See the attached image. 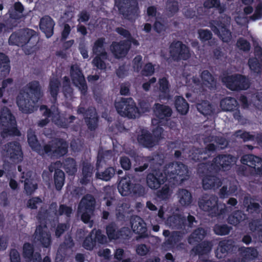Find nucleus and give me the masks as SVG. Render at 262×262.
I'll list each match as a JSON object with an SVG mask.
<instances>
[{
	"label": "nucleus",
	"instance_id": "f257e3e1",
	"mask_svg": "<svg viewBox=\"0 0 262 262\" xmlns=\"http://www.w3.org/2000/svg\"><path fill=\"white\" fill-rule=\"evenodd\" d=\"M154 111L157 118L154 119L151 122L154 137L151 136L146 130L143 129L140 130L137 138L140 144L148 148L152 147L158 143L163 133L161 125L167 117L170 116L172 112L169 107L158 103L155 104Z\"/></svg>",
	"mask_w": 262,
	"mask_h": 262
},
{
	"label": "nucleus",
	"instance_id": "f03ea898",
	"mask_svg": "<svg viewBox=\"0 0 262 262\" xmlns=\"http://www.w3.org/2000/svg\"><path fill=\"white\" fill-rule=\"evenodd\" d=\"M164 171L165 176L157 170L148 174L147 183L150 188L157 189L165 180L169 181L170 183L173 180V184L180 183L186 179L188 173L186 167L183 164L177 162L166 166Z\"/></svg>",
	"mask_w": 262,
	"mask_h": 262
},
{
	"label": "nucleus",
	"instance_id": "7ed1b4c3",
	"mask_svg": "<svg viewBox=\"0 0 262 262\" xmlns=\"http://www.w3.org/2000/svg\"><path fill=\"white\" fill-rule=\"evenodd\" d=\"M42 95L37 81L28 83L19 92L16 98V103L19 110L24 113H32L36 109L37 103Z\"/></svg>",
	"mask_w": 262,
	"mask_h": 262
},
{
	"label": "nucleus",
	"instance_id": "20e7f679",
	"mask_svg": "<svg viewBox=\"0 0 262 262\" xmlns=\"http://www.w3.org/2000/svg\"><path fill=\"white\" fill-rule=\"evenodd\" d=\"M28 142L31 148L41 155L46 154L52 156L60 157L67 152L68 144L62 140H56L51 144L41 148L34 133L31 129L28 132Z\"/></svg>",
	"mask_w": 262,
	"mask_h": 262
},
{
	"label": "nucleus",
	"instance_id": "39448f33",
	"mask_svg": "<svg viewBox=\"0 0 262 262\" xmlns=\"http://www.w3.org/2000/svg\"><path fill=\"white\" fill-rule=\"evenodd\" d=\"M194 72H184L183 80L185 82L186 86L189 90L198 93L204 90H207V88L211 89L213 88L215 82L212 76L208 71H204L201 74L202 83L194 78Z\"/></svg>",
	"mask_w": 262,
	"mask_h": 262
},
{
	"label": "nucleus",
	"instance_id": "423d86ee",
	"mask_svg": "<svg viewBox=\"0 0 262 262\" xmlns=\"http://www.w3.org/2000/svg\"><path fill=\"white\" fill-rule=\"evenodd\" d=\"M140 110H138L132 98H121L115 102V107L118 113L122 116L134 118L139 116L140 114L149 110L150 105L146 102L140 103Z\"/></svg>",
	"mask_w": 262,
	"mask_h": 262
},
{
	"label": "nucleus",
	"instance_id": "0eeeda50",
	"mask_svg": "<svg viewBox=\"0 0 262 262\" xmlns=\"http://www.w3.org/2000/svg\"><path fill=\"white\" fill-rule=\"evenodd\" d=\"M0 125L2 130L1 136L3 138L20 135L16 126L14 116L10 110L5 107H3L0 112Z\"/></svg>",
	"mask_w": 262,
	"mask_h": 262
},
{
	"label": "nucleus",
	"instance_id": "6e6552de",
	"mask_svg": "<svg viewBox=\"0 0 262 262\" xmlns=\"http://www.w3.org/2000/svg\"><path fill=\"white\" fill-rule=\"evenodd\" d=\"M56 208V204L51 205L50 210L48 212H40L38 214V219L40 221V225H39L36 230L35 234V239L40 241L41 244L46 247H48L51 243V236L47 231V228L45 225L43 220L45 217H48V214L51 213V209Z\"/></svg>",
	"mask_w": 262,
	"mask_h": 262
},
{
	"label": "nucleus",
	"instance_id": "1a4fd4ad",
	"mask_svg": "<svg viewBox=\"0 0 262 262\" xmlns=\"http://www.w3.org/2000/svg\"><path fill=\"white\" fill-rule=\"evenodd\" d=\"M40 110L45 117L47 118L42 119L39 122L38 125L39 126L43 127L47 124L50 121L49 118H51L58 126L62 127H66L68 126V123L65 121L66 118L59 114L58 110L55 106L52 107L51 111L48 110L46 106H41Z\"/></svg>",
	"mask_w": 262,
	"mask_h": 262
},
{
	"label": "nucleus",
	"instance_id": "9d476101",
	"mask_svg": "<svg viewBox=\"0 0 262 262\" xmlns=\"http://www.w3.org/2000/svg\"><path fill=\"white\" fill-rule=\"evenodd\" d=\"M236 162V158L230 155L220 156L215 158L211 165H206L202 163V167H206L208 170L210 172L214 170L217 171L222 169L225 170L229 168L231 166L234 165Z\"/></svg>",
	"mask_w": 262,
	"mask_h": 262
},
{
	"label": "nucleus",
	"instance_id": "9b49d317",
	"mask_svg": "<svg viewBox=\"0 0 262 262\" xmlns=\"http://www.w3.org/2000/svg\"><path fill=\"white\" fill-rule=\"evenodd\" d=\"M222 81L228 89L233 91L246 90L249 86L248 80L241 75L224 76Z\"/></svg>",
	"mask_w": 262,
	"mask_h": 262
},
{
	"label": "nucleus",
	"instance_id": "f8f14e48",
	"mask_svg": "<svg viewBox=\"0 0 262 262\" xmlns=\"http://www.w3.org/2000/svg\"><path fill=\"white\" fill-rule=\"evenodd\" d=\"M213 138L212 137L211 139H209L208 141H205V143H207L208 142H210L207 145L208 148L207 150H205V151L203 152H200V151H199V150L197 149L196 151H192L191 154L190 155V157L195 161L206 159L207 157L210 155V153L215 149L214 142L220 145L221 148H224L227 146V142L225 139L222 138H218L217 139L215 138L213 139Z\"/></svg>",
	"mask_w": 262,
	"mask_h": 262
},
{
	"label": "nucleus",
	"instance_id": "ddd939ff",
	"mask_svg": "<svg viewBox=\"0 0 262 262\" xmlns=\"http://www.w3.org/2000/svg\"><path fill=\"white\" fill-rule=\"evenodd\" d=\"M94 203L93 197L91 195H87L81 200L79 205L78 213L85 223L89 222Z\"/></svg>",
	"mask_w": 262,
	"mask_h": 262
},
{
	"label": "nucleus",
	"instance_id": "4468645a",
	"mask_svg": "<svg viewBox=\"0 0 262 262\" xmlns=\"http://www.w3.org/2000/svg\"><path fill=\"white\" fill-rule=\"evenodd\" d=\"M115 5L122 15L129 19H135L138 15V9L136 2L129 0H115Z\"/></svg>",
	"mask_w": 262,
	"mask_h": 262
},
{
	"label": "nucleus",
	"instance_id": "2eb2a0df",
	"mask_svg": "<svg viewBox=\"0 0 262 262\" xmlns=\"http://www.w3.org/2000/svg\"><path fill=\"white\" fill-rule=\"evenodd\" d=\"M1 154L4 158H9L14 163H18L23 160V152L17 142H11L5 145Z\"/></svg>",
	"mask_w": 262,
	"mask_h": 262
},
{
	"label": "nucleus",
	"instance_id": "dca6fc26",
	"mask_svg": "<svg viewBox=\"0 0 262 262\" xmlns=\"http://www.w3.org/2000/svg\"><path fill=\"white\" fill-rule=\"evenodd\" d=\"M242 163L254 171V177L257 180H262V160L258 157L248 155L244 156L241 159Z\"/></svg>",
	"mask_w": 262,
	"mask_h": 262
},
{
	"label": "nucleus",
	"instance_id": "f3484780",
	"mask_svg": "<svg viewBox=\"0 0 262 262\" xmlns=\"http://www.w3.org/2000/svg\"><path fill=\"white\" fill-rule=\"evenodd\" d=\"M104 39H97L93 48V53L97 56L93 60V65L97 68L104 70L106 66L103 59L106 58V53L103 48Z\"/></svg>",
	"mask_w": 262,
	"mask_h": 262
},
{
	"label": "nucleus",
	"instance_id": "a211bd4d",
	"mask_svg": "<svg viewBox=\"0 0 262 262\" xmlns=\"http://www.w3.org/2000/svg\"><path fill=\"white\" fill-rule=\"evenodd\" d=\"M35 33L31 29H25L18 33L12 34L9 40L10 44L23 46L24 45L29 43V41L33 38H36Z\"/></svg>",
	"mask_w": 262,
	"mask_h": 262
},
{
	"label": "nucleus",
	"instance_id": "6ab92c4d",
	"mask_svg": "<svg viewBox=\"0 0 262 262\" xmlns=\"http://www.w3.org/2000/svg\"><path fill=\"white\" fill-rule=\"evenodd\" d=\"M230 18L226 17L224 21L220 23L214 22L211 26L212 30L224 42H228L231 38V33L227 29L230 24Z\"/></svg>",
	"mask_w": 262,
	"mask_h": 262
},
{
	"label": "nucleus",
	"instance_id": "aec40b11",
	"mask_svg": "<svg viewBox=\"0 0 262 262\" xmlns=\"http://www.w3.org/2000/svg\"><path fill=\"white\" fill-rule=\"evenodd\" d=\"M170 53L174 60H186L190 54L188 48L180 41L173 42L170 47Z\"/></svg>",
	"mask_w": 262,
	"mask_h": 262
},
{
	"label": "nucleus",
	"instance_id": "412c9836",
	"mask_svg": "<svg viewBox=\"0 0 262 262\" xmlns=\"http://www.w3.org/2000/svg\"><path fill=\"white\" fill-rule=\"evenodd\" d=\"M251 38L255 46V58L249 59V66L254 73H258L262 72V49L258 46L256 39L252 36Z\"/></svg>",
	"mask_w": 262,
	"mask_h": 262
},
{
	"label": "nucleus",
	"instance_id": "4be33fe9",
	"mask_svg": "<svg viewBox=\"0 0 262 262\" xmlns=\"http://www.w3.org/2000/svg\"><path fill=\"white\" fill-rule=\"evenodd\" d=\"M97 242L100 244H104L107 242V239L105 235L101 234L100 230H93L84 241L83 246L87 250H92Z\"/></svg>",
	"mask_w": 262,
	"mask_h": 262
},
{
	"label": "nucleus",
	"instance_id": "5701e85b",
	"mask_svg": "<svg viewBox=\"0 0 262 262\" xmlns=\"http://www.w3.org/2000/svg\"><path fill=\"white\" fill-rule=\"evenodd\" d=\"M71 77L74 85L77 87L82 94H85L87 89L84 77L77 65L71 67Z\"/></svg>",
	"mask_w": 262,
	"mask_h": 262
},
{
	"label": "nucleus",
	"instance_id": "b1692460",
	"mask_svg": "<svg viewBox=\"0 0 262 262\" xmlns=\"http://www.w3.org/2000/svg\"><path fill=\"white\" fill-rule=\"evenodd\" d=\"M14 91L12 79L8 78L3 81L2 87L0 88V97L4 96L2 100L4 103L10 104L12 103Z\"/></svg>",
	"mask_w": 262,
	"mask_h": 262
},
{
	"label": "nucleus",
	"instance_id": "393cba45",
	"mask_svg": "<svg viewBox=\"0 0 262 262\" xmlns=\"http://www.w3.org/2000/svg\"><path fill=\"white\" fill-rule=\"evenodd\" d=\"M200 208L205 211H211L216 214L217 210V198L214 196H204L199 202Z\"/></svg>",
	"mask_w": 262,
	"mask_h": 262
},
{
	"label": "nucleus",
	"instance_id": "a878e982",
	"mask_svg": "<svg viewBox=\"0 0 262 262\" xmlns=\"http://www.w3.org/2000/svg\"><path fill=\"white\" fill-rule=\"evenodd\" d=\"M61 166V164L59 162H56L54 164H52L50 167L49 170L51 172L55 170L54 174V183L55 185L57 190H60L63 185L64 181V174L63 172L60 170L56 169V168H59Z\"/></svg>",
	"mask_w": 262,
	"mask_h": 262
},
{
	"label": "nucleus",
	"instance_id": "bb28decb",
	"mask_svg": "<svg viewBox=\"0 0 262 262\" xmlns=\"http://www.w3.org/2000/svg\"><path fill=\"white\" fill-rule=\"evenodd\" d=\"M34 174L32 172L28 171L23 172L21 181L24 182V188L28 194L32 193L37 188L36 183L34 180Z\"/></svg>",
	"mask_w": 262,
	"mask_h": 262
},
{
	"label": "nucleus",
	"instance_id": "cd10ccee",
	"mask_svg": "<svg viewBox=\"0 0 262 262\" xmlns=\"http://www.w3.org/2000/svg\"><path fill=\"white\" fill-rule=\"evenodd\" d=\"M129 47L125 41L114 42L112 43L111 49L114 56L118 58L124 57L127 54Z\"/></svg>",
	"mask_w": 262,
	"mask_h": 262
},
{
	"label": "nucleus",
	"instance_id": "c85d7f7f",
	"mask_svg": "<svg viewBox=\"0 0 262 262\" xmlns=\"http://www.w3.org/2000/svg\"><path fill=\"white\" fill-rule=\"evenodd\" d=\"M54 26V23L50 17L45 16L40 20V28L48 38L53 35Z\"/></svg>",
	"mask_w": 262,
	"mask_h": 262
},
{
	"label": "nucleus",
	"instance_id": "c756f323",
	"mask_svg": "<svg viewBox=\"0 0 262 262\" xmlns=\"http://www.w3.org/2000/svg\"><path fill=\"white\" fill-rule=\"evenodd\" d=\"M159 85L158 91L157 95L159 99H165L168 97L169 84L166 77L160 78L158 83Z\"/></svg>",
	"mask_w": 262,
	"mask_h": 262
},
{
	"label": "nucleus",
	"instance_id": "7c9ffc66",
	"mask_svg": "<svg viewBox=\"0 0 262 262\" xmlns=\"http://www.w3.org/2000/svg\"><path fill=\"white\" fill-rule=\"evenodd\" d=\"M132 228L135 233L141 235H144L146 231L145 223L138 216H136L132 220Z\"/></svg>",
	"mask_w": 262,
	"mask_h": 262
},
{
	"label": "nucleus",
	"instance_id": "2f4dec72",
	"mask_svg": "<svg viewBox=\"0 0 262 262\" xmlns=\"http://www.w3.org/2000/svg\"><path fill=\"white\" fill-rule=\"evenodd\" d=\"M132 185L130 178L128 177L122 179L118 185V189L119 193L123 196L129 194L131 192Z\"/></svg>",
	"mask_w": 262,
	"mask_h": 262
},
{
	"label": "nucleus",
	"instance_id": "473e14b6",
	"mask_svg": "<svg viewBox=\"0 0 262 262\" xmlns=\"http://www.w3.org/2000/svg\"><path fill=\"white\" fill-rule=\"evenodd\" d=\"M120 233L116 231L114 225H110L106 227V233L110 239H115L119 238L120 236H128L130 231L128 228H124L120 231Z\"/></svg>",
	"mask_w": 262,
	"mask_h": 262
},
{
	"label": "nucleus",
	"instance_id": "72a5a7b5",
	"mask_svg": "<svg viewBox=\"0 0 262 262\" xmlns=\"http://www.w3.org/2000/svg\"><path fill=\"white\" fill-rule=\"evenodd\" d=\"M221 185V181L214 176H207L203 179V186L205 189L218 188Z\"/></svg>",
	"mask_w": 262,
	"mask_h": 262
},
{
	"label": "nucleus",
	"instance_id": "f704fd0d",
	"mask_svg": "<svg viewBox=\"0 0 262 262\" xmlns=\"http://www.w3.org/2000/svg\"><path fill=\"white\" fill-rule=\"evenodd\" d=\"M86 122L89 128L94 129L97 122V118L95 108H92L85 113Z\"/></svg>",
	"mask_w": 262,
	"mask_h": 262
},
{
	"label": "nucleus",
	"instance_id": "c9c22d12",
	"mask_svg": "<svg viewBox=\"0 0 262 262\" xmlns=\"http://www.w3.org/2000/svg\"><path fill=\"white\" fill-rule=\"evenodd\" d=\"M23 253L24 257L30 259L31 257L32 258L33 262H40V256L38 253H35L33 255V248L31 245L29 244H25L23 248Z\"/></svg>",
	"mask_w": 262,
	"mask_h": 262
},
{
	"label": "nucleus",
	"instance_id": "e433bc0d",
	"mask_svg": "<svg viewBox=\"0 0 262 262\" xmlns=\"http://www.w3.org/2000/svg\"><path fill=\"white\" fill-rule=\"evenodd\" d=\"M237 105L236 100L231 97L225 98L221 102V107L225 111H232L237 106Z\"/></svg>",
	"mask_w": 262,
	"mask_h": 262
},
{
	"label": "nucleus",
	"instance_id": "4c0bfd02",
	"mask_svg": "<svg viewBox=\"0 0 262 262\" xmlns=\"http://www.w3.org/2000/svg\"><path fill=\"white\" fill-rule=\"evenodd\" d=\"M175 99V106L178 112L181 114H186L188 111L189 106L185 99L181 96L176 97Z\"/></svg>",
	"mask_w": 262,
	"mask_h": 262
},
{
	"label": "nucleus",
	"instance_id": "58836bf2",
	"mask_svg": "<svg viewBox=\"0 0 262 262\" xmlns=\"http://www.w3.org/2000/svg\"><path fill=\"white\" fill-rule=\"evenodd\" d=\"M178 198L180 204L183 206L189 205L191 202V193L186 189H182L179 191Z\"/></svg>",
	"mask_w": 262,
	"mask_h": 262
},
{
	"label": "nucleus",
	"instance_id": "ea45409f",
	"mask_svg": "<svg viewBox=\"0 0 262 262\" xmlns=\"http://www.w3.org/2000/svg\"><path fill=\"white\" fill-rule=\"evenodd\" d=\"M205 231L204 229H198L195 230L189 238V243L191 244H194L201 241L204 237Z\"/></svg>",
	"mask_w": 262,
	"mask_h": 262
},
{
	"label": "nucleus",
	"instance_id": "a19ab883",
	"mask_svg": "<svg viewBox=\"0 0 262 262\" xmlns=\"http://www.w3.org/2000/svg\"><path fill=\"white\" fill-rule=\"evenodd\" d=\"M181 236L178 233L176 232L172 233L170 236V238L164 243L163 245V248L166 250L168 249L172 248L174 247L175 244L180 241Z\"/></svg>",
	"mask_w": 262,
	"mask_h": 262
},
{
	"label": "nucleus",
	"instance_id": "79ce46f5",
	"mask_svg": "<svg viewBox=\"0 0 262 262\" xmlns=\"http://www.w3.org/2000/svg\"><path fill=\"white\" fill-rule=\"evenodd\" d=\"M93 167L88 163L85 164L83 167L82 176L83 178L81 179V183L85 184L89 181L92 174Z\"/></svg>",
	"mask_w": 262,
	"mask_h": 262
},
{
	"label": "nucleus",
	"instance_id": "37998d69",
	"mask_svg": "<svg viewBox=\"0 0 262 262\" xmlns=\"http://www.w3.org/2000/svg\"><path fill=\"white\" fill-rule=\"evenodd\" d=\"M10 66L8 58L3 53H0V71L4 75L9 73Z\"/></svg>",
	"mask_w": 262,
	"mask_h": 262
},
{
	"label": "nucleus",
	"instance_id": "c03bdc74",
	"mask_svg": "<svg viewBox=\"0 0 262 262\" xmlns=\"http://www.w3.org/2000/svg\"><path fill=\"white\" fill-rule=\"evenodd\" d=\"M63 167L66 172L70 175L74 174L77 171L76 163L73 159L66 160Z\"/></svg>",
	"mask_w": 262,
	"mask_h": 262
},
{
	"label": "nucleus",
	"instance_id": "a18cd8bd",
	"mask_svg": "<svg viewBox=\"0 0 262 262\" xmlns=\"http://www.w3.org/2000/svg\"><path fill=\"white\" fill-rule=\"evenodd\" d=\"M204 7L207 8H217L220 13L225 11V7L220 5V0H206L204 3Z\"/></svg>",
	"mask_w": 262,
	"mask_h": 262
},
{
	"label": "nucleus",
	"instance_id": "49530a36",
	"mask_svg": "<svg viewBox=\"0 0 262 262\" xmlns=\"http://www.w3.org/2000/svg\"><path fill=\"white\" fill-rule=\"evenodd\" d=\"M229 245V244L225 241L220 242L219 247L216 251V257L219 258H222L225 253L230 250Z\"/></svg>",
	"mask_w": 262,
	"mask_h": 262
},
{
	"label": "nucleus",
	"instance_id": "de8ad7c7",
	"mask_svg": "<svg viewBox=\"0 0 262 262\" xmlns=\"http://www.w3.org/2000/svg\"><path fill=\"white\" fill-rule=\"evenodd\" d=\"M196 107L198 110L204 115H210L212 113V107L206 101L198 104Z\"/></svg>",
	"mask_w": 262,
	"mask_h": 262
},
{
	"label": "nucleus",
	"instance_id": "09e8293b",
	"mask_svg": "<svg viewBox=\"0 0 262 262\" xmlns=\"http://www.w3.org/2000/svg\"><path fill=\"white\" fill-rule=\"evenodd\" d=\"M245 216L241 211H237L228 218V222L230 224L236 225L241 221L245 219Z\"/></svg>",
	"mask_w": 262,
	"mask_h": 262
},
{
	"label": "nucleus",
	"instance_id": "8fccbe9b",
	"mask_svg": "<svg viewBox=\"0 0 262 262\" xmlns=\"http://www.w3.org/2000/svg\"><path fill=\"white\" fill-rule=\"evenodd\" d=\"M23 5L20 3H16L14 5V12H11L10 17L13 19H19L22 16L23 11Z\"/></svg>",
	"mask_w": 262,
	"mask_h": 262
},
{
	"label": "nucleus",
	"instance_id": "3c124183",
	"mask_svg": "<svg viewBox=\"0 0 262 262\" xmlns=\"http://www.w3.org/2000/svg\"><path fill=\"white\" fill-rule=\"evenodd\" d=\"M49 91L53 99L55 100L58 91V80L57 79L53 78L51 80L49 86Z\"/></svg>",
	"mask_w": 262,
	"mask_h": 262
},
{
	"label": "nucleus",
	"instance_id": "603ef678",
	"mask_svg": "<svg viewBox=\"0 0 262 262\" xmlns=\"http://www.w3.org/2000/svg\"><path fill=\"white\" fill-rule=\"evenodd\" d=\"M115 173V170L112 167H110L106 169L101 173H97V177L100 179L108 181L113 176Z\"/></svg>",
	"mask_w": 262,
	"mask_h": 262
},
{
	"label": "nucleus",
	"instance_id": "864d4df0",
	"mask_svg": "<svg viewBox=\"0 0 262 262\" xmlns=\"http://www.w3.org/2000/svg\"><path fill=\"white\" fill-rule=\"evenodd\" d=\"M183 221V219L179 216H177L174 215L169 217L166 221V224L170 227L176 226L179 225L181 222Z\"/></svg>",
	"mask_w": 262,
	"mask_h": 262
},
{
	"label": "nucleus",
	"instance_id": "5fc2aeb1",
	"mask_svg": "<svg viewBox=\"0 0 262 262\" xmlns=\"http://www.w3.org/2000/svg\"><path fill=\"white\" fill-rule=\"evenodd\" d=\"M171 193V191L169 186L165 185L163 186L162 190L158 193V196L162 199H166L169 197Z\"/></svg>",
	"mask_w": 262,
	"mask_h": 262
},
{
	"label": "nucleus",
	"instance_id": "6e6d98bb",
	"mask_svg": "<svg viewBox=\"0 0 262 262\" xmlns=\"http://www.w3.org/2000/svg\"><path fill=\"white\" fill-rule=\"evenodd\" d=\"M214 230L216 234L223 235L227 234L229 232L230 229L226 225H216Z\"/></svg>",
	"mask_w": 262,
	"mask_h": 262
},
{
	"label": "nucleus",
	"instance_id": "4d7b16f0",
	"mask_svg": "<svg viewBox=\"0 0 262 262\" xmlns=\"http://www.w3.org/2000/svg\"><path fill=\"white\" fill-rule=\"evenodd\" d=\"M257 255V251L253 248H246L244 251V256L245 260L247 259H252Z\"/></svg>",
	"mask_w": 262,
	"mask_h": 262
},
{
	"label": "nucleus",
	"instance_id": "13d9d810",
	"mask_svg": "<svg viewBox=\"0 0 262 262\" xmlns=\"http://www.w3.org/2000/svg\"><path fill=\"white\" fill-rule=\"evenodd\" d=\"M63 92L67 98L71 97L72 89L69 85V81L67 77L64 78L63 85Z\"/></svg>",
	"mask_w": 262,
	"mask_h": 262
},
{
	"label": "nucleus",
	"instance_id": "bf43d9fd",
	"mask_svg": "<svg viewBox=\"0 0 262 262\" xmlns=\"http://www.w3.org/2000/svg\"><path fill=\"white\" fill-rule=\"evenodd\" d=\"M253 105L258 109L262 110V93H258L256 95L252 96Z\"/></svg>",
	"mask_w": 262,
	"mask_h": 262
},
{
	"label": "nucleus",
	"instance_id": "052dcab7",
	"mask_svg": "<svg viewBox=\"0 0 262 262\" xmlns=\"http://www.w3.org/2000/svg\"><path fill=\"white\" fill-rule=\"evenodd\" d=\"M199 38L202 41L208 40L211 37V33L207 30H200L198 32Z\"/></svg>",
	"mask_w": 262,
	"mask_h": 262
},
{
	"label": "nucleus",
	"instance_id": "680f3d73",
	"mask_svg": "<svg viewBox=\"0 0 262 262\" xmlns=\"http://www.w3.org/2000/svg\"><path fill=\"white\" fill-rule=\"evenodd\" d=\"M236 45L239 49L243 51H248L250 48L249 42L243 38H240L237 41Z\"/></svg>",
	"mask_w": 262,
	"mask_h": 262
},
{
	"label": "nucleus",
	"instance_id": "e2e57ef3",
	"mask_svg": "<svg viewBox=\"0 0 262 262\" xmlns=\"http://www.w3.org/2000/svg\"><path fill=\"white\" fill-rule=\"evenodd\" d=\"M154 67L151 63H149L146 64L143 71H142V73L143 75L148 76L152 75L154 73Z\"/></svg>",
	"mask_w": 262,
	"mask_h": 262
},
{
	"label": "nucleus",
	"instance_id": "0e129e2a",
	"mask_svg": "<svg viewBox=\"0 0 262 262\" xmlns=\"http://www.w3.org/2000/svg\"><path fill=\"white\" fill-rule=\"evenodd\" d=\"M212 245L210 243L204 242L200 247L201 250L197 249L199 253L203 254L209 252L211 249Z\"/></svg>",
	"mask_w": 262,
	"mask_h": 262
},
{
	"label": "nucleus",
	"instance_id": "69168bd1",
	"mask_svg": "<svg viewBox=\"0 0 262 262\" xmlns=\"http://www.w3.org/2000/svg\"><path fill=\"white\" fill-rule=\"evenodd\" d=\"M41 203V200L38 198H35L29 200L27 206L31 209H34L37 208Z\"/></svg>",
	"mask_w": 262,
	"mask_h": 262
},
{
	"label": "nucleus",
	"instance_id": "338daca9",
	"mask_svg": "<svg viewBox=\"0 0 262 262\" xmlns=\"http://www.w3.org/2000/svg\"><path fill=\"white\" fill-rule=\"evenodd\" d=\"M262 17V2L256 6L255 11L252 18L253 20L260 19Z\"/></svg>",
	"mask_w": 262,
	"mask_h": 262
},
{
	"label": "nucleus",
	"instance_id": "774afa93",
	"mask_svg": "<svg viewBox=\"0 0 262 262\" xmlns=\"http://www.w3.org/2000/svg\"><path fill=\"white\" fill-rule=\"evenodd\" d=\"M154 28L157 32L160 33L165 30L166 27L162 24L161 19L156 17Z\"/></svg>",
	"mask_w": 262,
	"mask_h": 262
}]
</instances>
